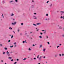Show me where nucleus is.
<instances>
[{
    "instance_id": "aec40b11",
    "label": "nucleus",
    "mask_w": 64,
    "mask_h": 64,
    "mask_svg": "<svg viewBox=\"0 0 64 64\" xmlns=\"http://www.w3.org/2000/svg\"><path fill=\"white\" fill-rule=\"evenodd\" d=\"M40 38H42V36H40Z\"/></svg>"
},
{
    "instance_id": "69168bd1",
    "label": "nucleus",
    "mask_w": 64,
    "mask_h": 64,
    "mask_svg": "<svg viewBox=\"0 0 64 64\" xmlns=\"http://www.w3.org/2000/svg\"><path fill=\"white\" fill-rule=\"evenodd\" d=\"M3 18H4V16H3Z\"/></svg>"
},
{
    "instance_id": "37998d69",
    "label": "nucleus",
    "mask_w": 64,
    "mask_h": 64,
    "mask_svg": "<svg viewBox=\"0 0 64 64\" xmlns=\"http://www.w3.org/2000/svg\"><path fill=\"white\" fill-rule=\"evenodd\" d=\"M34 14L35 15H36V14H36V13H34Z\"/></svg>"
},
{
    "instance_id": "473e14b6",
    "label": "nucleus",
    "mask_w": 64,
    "mask_h": 64,
    "mask_svg": "<svg viewBox=\"0 0 64 64\" xmlns=\"http://www.w3.org/2000/svg\"><path fill=\"white\" fill-rule=\"evenodd\" d=\"M49 2V1H48L47 2V3H48Z\"/></svg>"
},
{
    "instance_id": "cd10ccee",
    "label": "nucleus",
    "mask_w": 64,
    "mask_h": 64,
    "mask_svg": "<svg viewBox=\"0 0 64 64\" xmlns=\"http://www.w3.org/2000/svg\"><path fill=\"white\" fill-rule=\"evenodd\" d=\"M48 45H50V43H49V42H48Z\"/></svg>"
},
{
    "instance_id": "0eeeda50",
    "label": "nucleus",
    "mask_w": 64,
    "mask_h": 64,
    "mask_svg": "<svg viewBox=\"0 0 64 64\" xmlns=\"http://www.w3.org/2000/svg\"><path fill=\"white\" fill-rule=\"evenodd\" d=\"M59 29H62V27L60 26L59 28Z\"/></svg>"
},
{
    "instance_id": "2f4dec72",
    "label": "nucleus",
    "mask_w": 64,
    "mask_h": 64,
    "mask_svg": "<svg viewBox=\"0 0 64 64\" xmlns=\"http://www.w3.org/2000/svg\"><path fill=\"white\" fill-rule=\"evenodd\" d=\"M3 54H5V52H4Z\"/></svg>"
},
{
    "instance_id": "13d9d810",
    "label": "nucleus",
    "mask_w": 64,
    "mask_h": 64,
    "mask_svg": "<svg viewBox=\"0 0 64 64\" xmlns=\"http://www.w3.org/2000/svg\"><path fill=\"white\" fill-rule=\"evenodd\" d=\"M2 62H3V61L2 60Z\"/></svg>"
},
{
    "instance_id": "20e7f679",
    "label": "nucleus",
    "mask_w": 64,
    "mask_h": 64,
    "mask_svg": "<svg viewBox=\"0 0 64 64\" xmlns=\"http://www.w3.org/2000/svg\"><path fill=\"white\" fill-rule=\"evenodd\" d=\"M26 59H27V58H24V59L23 60L24 61H26Z\"/></svg>"
},
{
    "instance_id": "e433bc0d",
    "label": "nucleus",
    "mask_w": 64,
    "mask_h": 64,
    "mask_svg": "<svg viewBox=\"0 0 64 64\" xmlns=\"http://www.w3.org/2000/svg\"><path fill=\"white\" fill-rule=\"evenodd\" d=\"M42 56H40V59H41V58H42Z\"/></svg>"
},
{
    "instance_id": "b1692460",
    "label": "nucleus",
    "mask_w": 64,
    "mask_h": 64,
    "mask_svg": "<svg viewBox=\"0 0 64 64\" xmlns=\"http://www.w3.org/2000/svg\"><path fill=\"white\" fill-rule=\"evenodd\" d=\"M17 44V43H16V42H15L14 44V45H15V44Z\"/></svg>"
},
{
    "instance_id": "7c9ffc66",
    "label": "nucleus",
    "mask_w": 64,
    "mask_h": 64,
    "mask_svg": "<svg viewBox=\"0 0 64 64\" xmlns=\"http://www.w3.org/2000/svg\"><path fill=\"white\" fill-rule=\"evenodd\" d=\"M46 16H48V14H46Z\"/></svg>"
},
{
    "instance_id": "c9c22d12",
    "label": "nucleus",
    "mask_w": 64,
    "mask_h": 64,
    "mask_svg": "<svg viewBox=\"0 0 64 64\" xmlns=\"http://www.w3.org/2000/svg\"><path fill=\"white\" fill-rule=\"evenodd\" d=\"M34 60H36V58H34Z\"/></svg>"
},
{
    "instance_id": "6e6d98bb",
    "label": "nucleus",
    "mask_w": 64,
    "mask_h": 64,
    "mask_svg": "<svg viewBox=\"0 0 64 64\" xmlns=\"http://www.w3.org/2000/svg\"><path fill=\"white\" fill-rule=\"evenodd\" d=\"M42 32H43V31H45V30H42Z\"/></svg>"
},
{
    "instance_id": "ddd939ff",
    "label": "nucleus",
    "mask_w": 64,
    "mask_h": 64,
    "mask_svg": "<svg viewBox=\"0 0 64 64\" xmlns=\"http://www.w3.org/2000/svg\"><path fill=\"white\" fill-rule=\"evenodd\" d=\"M33 25L35 26H37V25H36L35 24H34Z\"/></svg>"
},
{
    "instance_id": "e2e57ef3",
    "label": "nucleus",
    "mask_w": 64,
    "mask_h": 64,
    "mask_svg": "<svg viewBox=\"0 0 64 64\" xmlns=\"http://www.w3.org/2000/svg\"><path fill=\"white\" fill-rule=\"evenodd\" d=\"M38 64H41L40 63H39Z\"/></svg>"
},
{
    "instance_id": "58836bf2",
    "label": "nucleus",
    "mask_w": 64,
    "mask_h": 64,
    "mask_svg": "<svg viewBox=\"0 0 64 64\" xmlns=\"http://www.w3.org/2000/svg\"><path fill=\"white\" fill-rule=\"evenodd\" d=\"M60 47V46H57V48H58L59 47Z\"/></svg>"
},
{
    "instance_id": "c85d7f7f",
    "label": "nucleus",
    "mask_w": 64,
    "mask_h": 64,
    "mask_svg": "<svg viewBox=\"0 0 64 64\" xmlns=\"http://www.w3.org/2000/svg\"><path fill=\"white\" fill-rule=\"evenodd\" d=\"M8 59H12V58L9 57L8 58Z\"/></svg>"
},
{
    "instance_id": "412c9836",
    "label": "nucleus",
    "mask_w": 64,
    "mask_h": 64,
    "mask_svg": "<svg viewBox=\"0 0 64 64\" xmlns=\"http://www.w3.org/2000/svg\"><path fill=\"white\" fill-rule=\"evenodd\" d=\"M13 38V36H12L11 37V39H12Z\"/></svg>"
},
{
    "instance_id": "1a4fd4ad",
    "label": "nucleus",
    "mask_w": 64,
    "mask_h": 64,
    "mask_svg": "<svg viewBox=\"0 0 64 64\" xmlns=\"http://www.w3.org/2000/svg\"><path fill=\"white\" fill-rule=\"evenodd\" d=\"M11 30H12V28H11V27H10L9 28Z\"/></svg>"
},
{
    "instance_id": "de8ad7c7",
    "label": "nucleus",
    "mask_w": 64,
    "mask_h": 64,
    "mask_svg": "<svg viewBox=\"0 0 64 64\" xmlns=\"http://www.w3.org/2000/svg\"><path fill=\"white\" fill-rule=\"evenodd\" d=\"M20 31V30H18V32H19Z\"/></svg>"
},
{
    "instance_id": "9d476101",
    "label": "nucleus",
    "mask_w": 64,
    "mask_h": 64,
    "mask_svg": "<svg viewBox=\"0 0 64 64\" xmlns=\"http://www.w3.org/2000/svg\"><path fill=\"white\" fill-rule=\"evenodd\" d=\"M25 42H26V41H23V43H25Z\"/></svg>"
},
{
    "instance_id": "a18cd8bd",
    "label": "nucleus",
    "mask_w": 64,
    "mask_h": 64,
    "mask_svg": "<svg viewBox=\"0 0 64 64\" xmlns=\"http://www.w3.org/2000/svg\"><path fill=\"white\" fill-rule=\"evenodd\" d=\"M64 56V54H62V56Z\"/></svg>"
},
{
    "instance_id": "7ed1b4c3",
    "label": "nucleus",
    "mask_w": 64,
    "mask_h": 64,
    "mask_svg": "<svg viewBox=\"0 0 64 64\" xmlns=\"http://www.w3.org/2000/svg\"><path fill=\"white\" fill-rule=\"evenodd\" d=\"M61 13L62 14V15H63V13H64V12L63 11V12H61Z\"/></svg>"
},
{
    "instance_id": "bb28decb",
    "label": "nucleus",
    "mask_w": 64,
    "mask_h": 64,
    "mask_svg": "<svg viewBox=\"0 0 64 64\" xmlns=\"http://www.w3.org/2000/svg\"><path fill=\"white\" fill-rule=\"evenodd\" d=\"M40 34L41 35H43V33H40Z\"/></svg>"
},
{
    "instance_id": "6e6552de",
    "label": "nucleus",
    "mask_w": 64,
    "mask_h": 64,
    "mask_svg": "<svg viewBox=\"0 0 64 64\" xmlns=\"http://www.w3.org/2000/svg\"><path fill=\"white\" fill-rule=\"evenodd\" d=\"M4 49H5V50H7V48H4Z\"/></svg>"
},
{
    "instance_id": "f8f14e48",
    "label": "nucleus",
    "mask_w": 64,
    "mask_h": 64,
    "mask_svg": "<svg viewBox=\"0 0 64 64\" xmlns=\"http://www.w3.org/2000/svg\"><path fill=\"white\" fill-rule=\"evenodd\" d=\"M42 45H41L40 46V48H42Z\"/></svg>"
},
{
    "instance_id": "49530a36",
    "label": "nucleus",
    "mask_w": 64,
    "mask_h": 64,
    "mask_svg": "<svg viewBox=\"0 0 64 64\" xmlns=\"http://www.w3.org/2000/svg\"><path fill=\"white\" fill-rule=\"evenodd\" d=\"M60 56H62L61 54H60Z\"/></svg>"
},
{
    "instance_id": "4d7b16f0",
    "label": "nucleus",
    "mask_w": 64,
    "mask_h": 64,
    "mask_svg": "<svg viewBox=\"0 0 64 64\" xmlns=\"http://www.w3.org/2000/svg\"><path fill=\"white\" fill-rule=\"evenodd\" d=\"M2 16H3V14H2Z\"/></svg>"
},
{
    "instance_id": "774afa93",
    "label": "nucleus",
    "mask_w": 64,
    "mask_h": 64,
    "mask_svg": "<svg viewBox=\"0 0 64 64\" xmlns=\"http://www.w3.org/2000/svg\"><path fill=\"white\" fill-rule=\"evenodd\" d=\"M30 33H32V32H31Z\"/></svg>"
},
{
    "instance_id": "4468645a",
    "label": "nucleus",
    "mask_w": 64,
    "mask_h": 64,
    "mask_svg": "<svg viewBox=\"0 0 64 64\" xmlns=\"http://www.w3.org/2000/svg\"><path fill=\"white\" fill-rule=\"evenodd\" d=\"M52 6V4H50V7H51Z\"/></svg>"
},
{
    "instance_id": "f257e3e1",
    "label": "nucleus",
    "mask_w": 64,
    "mask_h": 64,
    "mask_svg": "<svg viewBox=\"0 0 64 64\" xmlns=\"http://www.w3.org/2000/svg\"><path fill=\"white\" fill-rule=\"evenodd\" d=\"M34 19H37V18L36 16H34Z\"/></svg>"
},
{
    "instance_id": "a211bd4d",
    "label": "nucleus",
    "mask_w": 64,
    "mask_h": 64,
    "mask_svg": "<svg viewBox=\"0 0 64 64\" xmlns=\"http://www.w3.org/2000/svg\"><path fill=\"white\" fill-rule=\"evenodd\" d=\"M14 14H12L11 15V16H14Z\"/></svg>"
},
{
    "instance_id": "393cba45",
    "label": "nucleus",
    "mask_w": 64,
    "mask_h": 64,
    "mask_svg": "<svg viewBox=\"0 0 64 64\" xmlns=\"http://www.w3.org/2000/svg\"><path fill=\"white\" fill-rule=\"evenodd\" d=\"M9 52H7V54H9Z\"/></svg>"
},
{
    "instance_id": "4be33fe9",
    "label": "nucleus",
    "mask_w": 64,
    "mask_h": 64,
    "mask_svg": "<svg viewBox=\"0 0 64 64\" xmlns=\"http://www.w3.org/2000/svg\"><path fill=\"white\" fill-rule=\"evenodd\" d=\"M16 46H17V45H16L14 46V48H16Z\"/></svg>"
},
{
    "instance_id": "3c124183",
    "label": "nucleus",
    "mask_w": 64,
    "mask_h": 64,
    "mask_svg": "<svg viewBox=\"0 0 64 64\" xmlns=\"http://www.w3.org/2000/svg\"><path fill=\"white\" fill-rule=\"evenodd\" d=\"M33 46H35V45H34V44H33Z\"/></svg>"
},
{
    "instance_id": "79ce46f5",
    "label": "nucleus",
    "mask_w": 64,
    "mask_h": 64,
    "mask_svg": "<svg viewBox=\"0 0 64 64\" xmlns=\"http://www.w3.org/2000/svg\"><path fill=\"white\" fill-rule=\"evenodd\" d=\"M48 20V19H47V18H46V21H47V20Z\"/></svg>"
},
{
    "instance_id": "72a5a7b5",
    "label": "nucleus",
    "mask_w": 64,
    "mask_h": 64,
    "mask_svg": "<svg viewBox=\"0 0 64 64\" xmlns=\"http://www.w3.org/2000/svg\"><path fill=\"white\" fill-rule=\"evenodd\" d=\"M16 2H18V0H16Z\"/></svg>"
},
{
    "instance_id": "dca6fc26",
    "label": "nucleus",
    "mask_w": 64,
    "mask_h": 64,
    "mask_svg": "<svg viewBox=\"0 0 64 64\" xmlns=\"http://www.w3.org/2000/svg\"><path fill=\"white\" fill-rule=\"evenodd\" d=\"M45 50H46V49H45L43 51L45 52Z\"/></svg>"
},
{
    "instance_id": "864d4df0",
    "label": "nucleus",
    "mask_w": 64,
    "mask_h": 64,
    "mask_svg": "<svg viewBox=\"0 0 64 64\" xmlns=\"http://www.w3.org/2000/svg\"><path fill=\"white\" fill-rule=\"evenodd\" d=\"M17 61H19V59H17Z\"/></svg>"
},
{
    "instance_id": "5fc2aeb1",
    "label": "nucleus",
    "mask_w": 64,
    "mask_h": 64,
    "mask_svg": "<svg viewBox=\"0 0 64 64\" xmlns=\"http://www.w3.org/2000/svg\"><path fill=\"white\" fill-rule=\"evenodd\" d=\"M60 46H61V45H62L61 44H60Z\"/></svg>"
},
{
    "instance_id": "338daca9",
    "label": "nucleus",
    "mask_w": 64,
    "mask_h": 64,
    "mask_svg": "<svg viewBox=\"0 0 64 64\" xmlns=\"http://www.w3.org/2000/svg\"><path fill=\"white\" fill-rule=\"evenodd\" d=\"M5 64H7L6 63H5Z\"/></svg>"
},
{
    "instance_id": "9b49d317",
    "label": "nucleus",
    "mask_w": 64,
    "mask_h": 64,
    "mask_svg": "<svg viewBox=\"0 0 64 64\" xmlns=\"http://www.w3.org/2000/svg\"><path fill=\"white\" fill-rule=\"evenodd\" d=\"M39 56H38L37 57L38 59H39Z\"/></svg>"
},
{
    "instance_id": "8fccbe9b",
    "label": "nucleus",
    "mask_w": 64,
    "mask_h": 64,
    "mask_svg": "<svg viewBox=\"0 0 64 64\" xmlns=\"http://www.w3.org/2000/svg\"><path fill=\"white\" fill-rule=\"evenodd\" d=\"M46 32H44V34H46Z\"/></svg>"
},
{
    "instance_id": "a878e982",
    "label": "nucleus",
    "mask_w": 64,
    "mask_h": 64,
    "mask_svg": "<svg viewBox=\"0 0 64 64\" xmlns=\"http://www.w3.org/2000/svg\"><path fill=\"white\" fill-rule=\"evenodd\" d=\"M11 61L12 62H13V61H14V60H11Z\"/></svg>"
},
{
    "instance_id": "5701e85b",
    "label": "nucleus",
    "mask_w": 64,
    "mask_h": 64,
    "mask_svg": "<svg viewBox=\"0 0 64 64\" xmlns=\"http://www.w3.org/2000/svg\"><path fill=\"white\" fill-rule=\"evenodd\" d=\"M11 2H14L13 1H11V2H10V3H11Z\"/></svg>"
},
{
    "instance_id": "4c0bfd02",
    "label": "nucleus",
    "mask_w": 64,
    "mask_h": 64,
    "mask_svg": "<svg viewBox=\"0 0 64 64\" xmlns=\"http://www.w3.org/2000/svg\"><path fill=\"white\" fill-rule=\"evenodd\" d=\"M21 25H23V23H22L21 24Z\"/></svg>"
},
{
    "instance_id": "c03bdc74",
    "label": "nucleus",
    "mask_w": 64,
    "mask_h": 64,
    "mask_svg": "<svg viewBox=\"0 0 64 64\" xmlns=\"http://www.w3.org/2000/svg\"><path fill=\"white\" fill-rule=\"evenodd\" d=\"M13 33H15V32L14 31H13Z\"/></svg>"
},
{
    "instance_id": "f3484780",
    "label": "nucleus",
    "mask_w": 64,
    "mask_h": 64,
    "mask_svg": "<svg viewBox=\"0 0 64 64\" xmlns=\"http://www.w3.org/2000/svg\"><path fill=\"white\" fill-rule=\"evenodd\" d=\"M61 18H62H62L63 19H64V18L62 16H61Z\"/></svg>"
},
{
    "instance_id": "a19ab883",
    "label": "nucleus",
    "mask_w": 64,
    "mask_h": 64,
    "mask_svg": "<svg viewBox=\"0 0 64 64\" xmlns=\"http://www.w3.org/2000/svg\"><path fill=\"white\" fill-rule=\"evenodd\" d=\"M12 47H13V46H10V48H12Z\"/></svg>"
},
{
    "instance_id": "2eb2a0df",
    "label": "nucleus",
    "mask_w": 64,
    "mask_h": 64,
    "mask_svg": "<svg viewBox=\"0 0 64 64\" xmlns=\"http://www.w3.org/2000/svg\"><path fill=\"white\" fill-rule=\"evenodd\" d=\"M57 56H58V55L57 54L56 55V56H55V57H57Z\"/></svg>"
},
{
    "instance_id": "423d86ee",
    "label": "nucleus",
    "mask_w": 64,
    "mask_h": 64,
    "mask_svg": "<svg viewBox=\"0 0 64 64\" xmlns=\"http://www.w3.org/2000/svg\"><path fill=\"white\" fill-rule=\"evenodd\" d=\"M31 50H32V49H31V48H29L28 49L29 51H31Z\"/></svg>"
},
{
    "instance_id": "f03ea898",
    "label": "nucleus",
    "mask_w": 64,
    "mask_h": 64,
    "mask_svg": "<svg viewBox=\"0 0 64 64\" xmlns=\"http://www.w3.org/2000/svg\"><path fill=\"white\" fill-rule=\"evenodd\" d=\"M16 23H17V22H16L14 23H12V25H15V24H16Z\"/></svg>"
},
{
    "instance_id": "c756f323",
    "label": "nucleus",
    "mask_w": 64,
    "mask_h": 64,
    "mask_svg": "<svg viewBox=\"0 0 64 64\" xmlns=\"http://www.w3.org/2000/svg\"><path fill=\"white\" fill-rule=\"evenodd\" d=\"M10 41H11L10 40H9V41L8 42L9 43V42H10Z\"/></svg>"
},
{
    "instance_id": "bf43d9fd",
    "label": "nucleus",
    "mask_w": 64,
    "mask_h": 64,
    "mask_svg": "<svg viewBox=\"0 0 64 64\" xmlns=\"http://www.w3.org/2000/svg\"><path fill=\"white\" fill-rule=\"evenodd\" d=\"M32 2H34V0H32Z\"/></svg>"
},
{
    "instance_id": "6ab92c4d",
    "label": "nucleus",
    "mask_w": 64,
    "mask_h": 64,
    "mask_svg": "<svg viewBox=\"0 0 64 64\" xmlns=\"http://www.w3.org/2000/svg\"><path fill=\"white\" fill-rule=\"evenodd\" d=\"M32 8H33L34 7V6H32Z\"/></svg>"
},
{
    "instance_id": "680f3d73",
    "label": "nucleus",
    "mask_w": 64,
    "mask_h": 64,
    "mask_svg": "<svg viewBox=\"0 0 64 64\" xmlns=\"http://www.w3.org/2000/svg\"><path fill=\"white\" fill-rule=\"evenodd\" d=\"M44 58H45V56H44Z\"/></svg>"
},
{
    "instance_id": "39448f33",
    "label": "nucleus",
    "mask_w": 64,
    "mask_h": 64,
    "mask_svg": "<svg viewBox=\"0 0 64 64\" xmlns=\"http://www.w3.org/2000/svg\"><path fill=\"white\" fill-rule=\"evenodd\" d=\"M41 24H40V23H38L36 25H41Z\"/></svg>"
},
{
    "instance_id": "f704fd0d",
    "label": "nucleus",
    "mask_w": 64,
    "mask_h": 64,
    "mask_svg": "<svg viewBox=\"0 0 64 64\" xmlns=\"http://www.w3.org/2000/svg\"><path fill=\"white\" fill-rule=\"evenodd\" d=\"M62 36L63 37H64V34H63L62 35Z\"/></svg>"
},
{
    "instance_id": "0e129e2a",
    "label": "nucleus",
    "mask_w": 64,
    "mask_h": 64,
    "mask_svg": "<svg viewBox=\"0 0 64 64\" xmlns=\"http://www.w3.org/2000/svg\"><path fill=\"white\" fill-rule=\"evenodd\" d=\"M40 60H41V58H40Z\"/></svg>"
},
{
    "instance_id": "ea45409f",
    "label": "nucleus",
    "mask_w": 64,
    "mask_h": 64,
    "mask_svg": "<svg viewBox=\"0 0 64 64\" xmlns=\"http://www.w3.org/2000/svg\"><path fill=\"white\" fill-rule=\"evenodd\" d=\"M39 29H38V30H37V32H38L39 31Z\"/></svg>"
},
{
    "instance_id": "603ef678",
    "label": "nucleus",
    "mask_w": 64,
    "mask_h": 64,
    "mask_svg": "<svg viewBox=\"0 0 64 64\" xmlns=\"http://www.w3.org/2000/svg\"><path fill=\"white\" fill-rule=\"evenodd\" d=\"M0 46H2V44H0Z\"/></svg>"
},
{
    "instance_id": "09e8293b",
    "label": "nucleus",
    "mask_w": 64,
    "mask_h": 64,
    "mask_svg": "<svg viewBox=\"0 0 64 64\" xmlns=\"http://www.w3.org/2000/svg\"><path fill=\"white\" fill-rule=\"evenodd\" d=\"M48 38V36H47V38Z\"/></svg>"
},
{
    "instance_id": "052dcab7",
    "label": "nucleus",
    "mask_w": 64,
    "mask_h": 64,
    "mask_svg": "<svg viewBox=\"0 0 64 64\" xmlns=\"http://www.w3.org/2000/svg\"><path fill=\"white\" fill-rule=\"evenodd\" d=\"M20 35H22V34H20Z\"/></svg>"
}]
</instances>
